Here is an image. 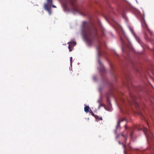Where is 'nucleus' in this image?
Masks as SVG:
<instances>
[{
	"label": "nucleus",
	"instance_id": "dca6fc26",
	"mask_svg": "<svg viewBox=\"0 0 154 154\" xmlns=\"http://www.w3.org/2000/svg\"><path fill=\"white\" fill-rule=\"evenodd\" d=\"M90 113H91L93 116H94V114L92 112L91 109H90V111L89 112Z\"/></svg>",
	"mask_w": 154,
	"mask_h": 154
},
{
	"label": "nucleus",
	"instance_id": "0eeeda50",
	"mask_svg": "<svg viewBox=\"0 0 154 154\" xmlns=\"http://www.w3.org/2000/svg\"><path fill=\"white\" fill-rule=\"evenodd\" d=\"M98 63L99 64L100 66L102 68L100 70V71H102V72L104 73L105 72V69L103 67V65L102 63H101V62L100 61L99 59H98Z\"/></svg>",
	"mask_w": 154,
	"mask_h": 154
},
{
	"label": "nucleus",
	"instance_id": "f03ea898",
	"mask_svg": "<svg viewBox=\"0 0 154 154\" xmlns=\"http://www.w3.org/2000/svg\"><path fill=\"white\" fill-rule=\"evenodd\" d=\"M143 131L147 140L148 139H150L152 140L154 139V137L149 130L143 126Z\"/></svg>",
	"mask_w": 154,
	"mask_h": 154
},
{
	"label": "nucleus",
	"instance_id": "412c9836",
	"mask_svg": "<svg viewBox=\"0 0 154 154\" xmlns=\"http://www.w3.org/2000/svg\"><path fill=\"white\" fill-rule=\"evenodd\" d=\"M130 143H129L128 145V146L130 148H131V147L130 146Z\"/></svg>",
	"mask_w": 154,
	"mask_h": 154
},
{
	"label": "nucleus",
	"instance_id": "2eb2a0df",
	"mask_svg": "<svg viewBox=\"0 0 154 154\" xmlns=\"http://www.w3.org/2000/svg\"><path fill=\"white\" fill-rule=\"evenodd\" d=\"M97 50L98 51L99 54L100 55V46H98L97 47Z\"/></svg>",
	"mask_w": 154,
	"mask_h": 154
},
{
	"label": "nucleus",
	"instance_id": "20e7f679",
	"mask_svg": "<svg viewBox=\"0 0 154 154\" xmlns=\"http://www.w3.org/2000/svg\"><path fill=\"white\" fill-rule=\"evenodd\" d=\"M130 97L131 99L132 102L130 101V103L131 104L133 103L135 105L136 107H139V105L135 101V97L132 96V95H130Z\"/></svg>",
	"mask_w": 154,
	"mask_h": 154
},
{
	"label": "nucleus",
	"instance_id": "f3484780",
	"mask_svg": "<svg viewBox=\"0 0 154 154\" xmlns=\"http://www.w3.org/2000/svg\"><path fill=\"white\" fill-rule=\"evenodd\" d=\"M133 132H131L130 134V137L131 138H132V136L133 135Z\"/></svg>",
	"mask_w": 154,
	"mask_h": 154
},
{
	"label": "nucleus",
	"instance_id": "9d476101",
	"mask_svg": "<svg viewBox=\"0 0 154 154\" xmlns=\"http://www.w3.org/2000/svg\"><path fill=\"white\" fill-rule=\"evenodd\" d=\"M133 34L134 36V37H135V39H136V40H137V41L140 44H141V41H140V38L136 35V34L134 33H133Z\"/></svg>",
	"mask_w": 154,
	"mask_h": 154
},
{
	"label": "nucleus",
	"instance_id": "5701e85b",
	"mask_svg": "<svg viewBox=\"0 0 154 154\" xmlns=\"http://www.w3.org/2000/svg\"><path fill=\"white\" fill-rule=\"evenodd\" d=\"M146 123L148 125V122H146Z\"/></svg>",
	"mask_w": 154,
	"mask_h": 154
},
{
	"label": "nucleus",
	"instance_id": "9b49d317",
	"mask_svg": "<svg viewBox=\"0 0 154 154\" xmlns=\"http://www.w3.org/2000/svg\"><path fill=\"white\" fill-rule=\"evenodd\" d=\"M52 4V0H47V3L45 4H48V5L51 6Z\"/></svg>",
	"mask_w": 154,
	"mask_h": 154
},
{
	"label": "nucleus",
	"instance_id": "f257e3e1",
	"mask_svg": "<svg viewBox=\"0 0 154 154\" xmlns=\"http://www.w3.org/2000/svg\"><path fill=\"white\" fill-rule=\"evenodd\" d=\"M82 27L84 29L83 30L84 38L88 44L91 45L94 40L98 38L97 29L92 24L85 21L83 22Z\"/></svg>",
	"mask_w": 154,
	"mask_h": 154
},
{
	"label": "nucleus",
	"instance_id": "7ed1b4c3",
	"mask_svg": "<svg viewBox=\"0 0 154 154\" xmlns=\"http://www.w3.org/2000/svg\"><path fill=\"white\" fill-rule=\"evenodd\" d=\"M125 130L124 131L123 133L122 134V136L125 138V143H126V141L127 139V137L128 135V131L127 130L128 128L125 126Z\"/></svg>",
	"mask_w": 154,
	"mask_h": 154
},
{
	"label": "nucleus",
	"instance_id": "39448f33",
	"mask_svg": "<svg viewBox=\"0 0 154 154\" xmlns=\"http://www.w3.org/2000/svg\"><path fill=\"white\" fill-rule=\"evenodd\" d=\"M69 3L72 5L73 11L76 12H79V11L75 6L72 0H69Z\"/></svg>",
	"mask_w": 154,
	"mask_h": 154
},
{
	"label": "nucleus",
	"instance_id": "aec40b11",
	"mask_svg": "<svg viewBox=\"0 0 154 154\" xmlns=\"http://www.w3.org/2000/svg\"><path fill=\"white\" fill-rule=\"evenodd\" d=\"M52 6V7L53 8H56V7L54 5H51V6Z\"/></svg>",
	"mask_w": 154,
	"mask_h": 154
},
{
	"label": "nucleus",
	"instance_id": "ddd939ff",
	"mask_svg": "<svg viewBox=\"0 0 154 154\" xmlns=\"http://www.w3.org/2000/svg\"><path fill=\"white\" fill-rule=\"evenodd\" d=\"M142 25L145 29H147V26L145 22L142 23Z\"/></svg>",
	"mask_w": 154,
	"mask_h": 154
},
{
	"label": "nucleus",
	"instance_id": "6ab92c4d",
	"mask_svg": "<svg viewBox=\"0 0 154 154\" xmlns=\"http://www.w3.org/2000/svg\"><path fill=\"white\" fill-rule=\"evenodd\" d=\"M70 63H72V57H71L70 58Z\"/></svg>",
	"mask_w": 154,
	"mask_h": 154
},
{
	"label": "nucleus",
	"instance_id": "6e6552de",
	"mask_svg": "<svg viewBox=\"0 0 154 154\" xmlns=\"http://www.w3.org/2000/svg\"><path fill=\"white\" fill-rule=\"evenodd\" d=\"M51 6L48 5V4H44V8L50 14L51 13Z\"/></svg>",
	"mask_w": 154,
	"mask_h": 154
},
{
	"label": "nucleus",
	"instance_id": "1a4fd4ad",
	"mask_svg": "<svg viewBox=\"0 0 154 154\" xmlns=\"http://www.w3.org/2000/svg\"><path fill=\"white\" fill-rule=\"evenodd\" d=\"M90 109H91L89 106H86L84 107V110L87 113L89 112Z\"/></svg>",
	"mask_w": 154,
	"mask_h": 154
},
{
	"label": "nucleus",
	"instance_id": "a211bd4d",
	"mask_svg": "<svg viewBox=\"0 0 154 154\" xmlns=\"http://www.w3.org/2000/svg\"><path fill=\"white\" fill-rule=\"evenodd\" d=\"M120 38H121V39L122 42L123 43H124V42H123V39L122 37V36L120 35Z\"/></svg>",
	"mask_w": 154,
	"mask_h": 154
},
{
	"label": "nucleus",
	"instance_id": "423d86ee",
	"mask_svg": "<svg viewBox=\"0 0 154 154\" xmlns=\"http://www.w3.org/2000/svg\"><path fill=\"white\" fill-rule=\"evenodd\" d=\"M68 44H69L68 48L69 49V51H72L71 47L73 45H75L76 44V43L75 42H69L68 43Z\"/></svg>",
	"mask_w": 154,
	"mask_h": 154
},
{
	"label": "nucleus",
	"instance_id": "4be33fe9",
	"mask_svg": "<svg viewBox=\"0 0 154 154\" xmlns=\"http://www.w3.org/2000/svg\"><path fill=\"white\" fill-rule=\"evenodd\" d=\"M122 50L123 51H124V49H123V48H122Z\"/></svg>",
	"mask_w": 154,
	"mask_h": 154
},
{
	"label": "nucleus",
	"instance_id": "4468645a",
	"mask_svg": "<svg viewBox=\"0 0 154 154\" xmlns=\"http://www.w3.org/2000/svg\"><path fill=\"white\" fill-rule=\"evenodd\" d=\"M119 143L120 144H122L123 145V146L124 148V151L125 152V148H126V146L125 145H124V144L123 143H121L120 141H119Z\"/></svg>",
	"mask_w": 154,
	"mask_h": 154
},
{
	"label": "nucleus",
	"instance_id": "f8f14e48",
	"mask_svg": "<svg viewBox=\"0 0 154 154\" xmlns=\"http://www.w3.org/2000/svg\"><path fill=\"white\" fill-rule=\"evenodd\" d=\"M125 119H122L119 120L118 122L117 125V126L116 128H118V127H119L120 126V123L121 122L125 120Z\"/></svg>",
	"mask_w": 154,
	"mask_h": 154
}]
</instances>
